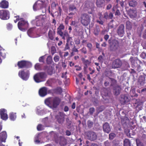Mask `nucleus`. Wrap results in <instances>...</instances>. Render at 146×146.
I'll return each mask as SVG.
<instances>
[{
    "mask_svg": "<svg viewBox=\"0 0 146 146\" xmlns=\"http://www.w3.org/2000/svg\"><path fill=\"white\" fill-rule=\"evenodd\" d=\"M61 99L58 97H49L45 100V104L48 107L56 108L59 105Z\"/></svg>",
    "mask_w": 146,
    "mask_h": 146,
    "instance_id": "f257e3e1",
    "label": "nucleus"
},
{
    "mask_svg": "<svg viewBox=\"0 0 146 146\" xmlns=\"http://www.w3.org/2000/svg\"><path fill=\"white\" fill-rule=\"evenodd\" d=\"M65 27L62 24H61L57 29V33L58 35L60 36L62 38L65 40L66 38L68 36L69 34L68 32L65 31H63L64 30Z\"/></svg>",
    "mask_w": 146,
    "mask_h": 146,
    "instance_id": "f03ea898",
    "label": "nucleus"
},
{
    "mask_svg": "<svg viewBox=\"0 0 146 146\" xmlns=\"http://www.w3.org/2000/svg\"><path fill=\"white\" fill-rule=\"evenodd\" d=\"M46 77L45 73L41 72L36 74L34 76L33 79L36 83H39L44 81Z\"/></svg>",
    "mask_w": 146,
    "mask_h": 146,
    "instance_id": "7ed1b4c3",
    "label": "nucleus"
},
{
    "mask_svg": "<svg viewBox=\"0 0 146 146\" xmlns=\"http://www.w3.org/2000/svg\"><path fill=\"white\" fill-rule=\"evenodd\" d=\"M91 16L87 13H83L81 15L80 18L81 24L85 26L88 25L90 21Z\"/></svg>",
    "mask_w": 146,
    "mask_h": 146,
    "instance_id": "20e7f679",
    "label": "nucleus"
},
{
    "mask_svg": "<svg viewBox=\"0 0 146 146\" xmlns=\"http://www.w3.org/2000/svg\"><path fill=\"white\" fill-rule=\"evenodd\" d=\"M108 42L110 44V48L111 51H115L119 48V42L117 40L113 39L111 42L110 39H109Z\"/></svg>",
    "mask_w": 146,
    "mask_h": 146,
    "instance_id": "39448f33",
    "label": "nucleus"
},
{
    "mask_svg": "<svg viewBox=\"0 0 146 146\" xmlns=\"http://www.w3.org/2000/svg\"><path fill=\"white\" fill-rule=\"evenodd\" d=\"M17 65L19 68H29L32 66V63L28 61L22 60L18 62Z\"/></svg>",
    "mask_w": 146,
    "mask_h": 146,
    "instance_id": "423d86ee",
    "label": "nucleus"
},
{
    "mask_svg": "<svg viewBox=\"0 0 146 146\" xmlns=\"http://www.w3.org/2000/svg\"><path fill=\"white\" fill-rule=\"evenodd\" d=\"M45 1L38 0L33 5V9L35 11L43 8L44 5Z\"/></svg>",
    "mask_w": 146,
    "mask_h": 146,
    "instance_id": "0eeeda50",
    "label": "nucleus"
},
{
    "mask_svg": "<svg viewBox=\"0 0 146 146\" xmlns=\"http://www.w3.org/2000/svg\"><path fill=\"white\" fill-rule=\"evenodd\" d=\"M123 64L121 60L119 58L113 60L112 63L111 67L112 68H120Z\"/></svg>",
    "mask_w": 146,
    "mask_h": 146,
    "instance_id": "6e6552de",
    "label": "nucleus"
},
{
    "mask_svg": "<svg viewBox=\"0 0 146 146\" xmlns=\"http://www.w3.org/2000/svg\"><path fill=\"white\" fill-rule=\"evenodd\" d=\"M86 135L90 140L93 141L97 139V135L96 132L93 131H88L86 132Z\"/></svg>",
    "mask_w": 146,
    "mask_h": 146,
    "instance_id": "1a4fd4ad",
    "label": "nucleus"
},
{
    "mask_svg": "<svg viewBox=\"0 0 146 146\" xmlns=\"http://www.w3.org/2000/svg\"><path fill=\"white\" fill-rule=\"evenodd\" d=\"M65 116L64 113L60 112L55 116V118L59 123L62 124L64 121Z\"/></svg>",
    "mask_w": 146,
    "mask_h": 146,
    "instance_id": "9d476101",
    "label": "nucleus"
},
{
    "mask_svg": "<svg viewBox=\"0 0 146 146\" xmlns=\"http://www.w3.org/2000/svg\"><path fill=\"white\" fill-rule=\"evenodd\" d=\"M9 18V12L6 10H0V18L2 20H6Z\"/></svg>",
    "mask_w": 146,
    "mask_h": 146,
    "instance_id": "9b49d317",
    "label": "nucleus"
},
{
    "mask_svg": "<svg viewBox=\"0 0 146 146\" xmlns=\"http://www.w3.org/2000/svg\"><path fill=\"white\" fill-rule=\"evenodd\" d=\"M120 103L121 104L124 105L130 101V98L127 94L122 95L119 98Z\"/></svg>",
    "mask_w": 146,
    "mask_h": 146,
    "instance_id": "f8f14e48",
    "label": "nucleus"
},
{
    "mask_svg": "<svg viewBox=\"0 0 146 146\" xmlns=\"http://www.w3.org/2000/svg\"><path fill=\"white\" fill-rule=\"evenodd\" d=\"M19 76L23 80H27L29 78V71L26 72H25L24 70L19 71Z\"/></svg>",
    "mask_w": 146,
    "mask_h": 146,
    "instance_id": "ddd939ff",
    "label": "nucleus"
},
{
    "mask_svg": "<svg viewBox=\"0 0 146 146\" xmlns=\"http://www.w3.org/2000/svg\"><path fill=\"white\" fill-rule=\"evenodd\" d=\"M7 111L4 108L0 109V115L1 118L3 120H6L8 118Z\"/></svg>",
    "mask_w": 146,
    "mask_h": 146,
    "instance_id": "4468645a",
    "label": "nucleus"
},
{
    "mask_svg": "<svg viewBox=\"0 0 146 146\" xmlns=\"http://www.w3.org/2000/svg\"><path fill=\"white\" fill-rule=\"evenodd\" d=\"M28 24L27 22L25 20H21L18 23L19 29L21 31H23L25 30L24 28Z\"/></svg>",
    "mask_w": 146,
    "mask_h": 146,
    "instance_id": "2eb2a0df",
    "label": "nucleus"
},
{
    "mask_svg": "<svg viewBox=\"0 0 146 146\" xmlns=\"http://www.w3.org/2000/svg\"><path fill=\"white\" fill-rule=\"evenodd\" d=\"M101 93V95L104 99L105 100H108L109 96L107 88H103L102 90Z\"/></svg>",
    "mask_w": 146,
    "mask_h": 146,
    "instance_id": "dca6fc26",
    "label": "nucleus"
},
{
    "mask_svg": "<svg viewBox=\"0 0 146 146\" xmlns=\"http://www.w3.org/2000/svg\"><path fill=\"white\" fill-rule=\"evenodd\" d=\"M130 60L131 63L133 67H137L138 70H139L141 66L139 64L137 63L138 60L135 59L133 57H131L130 58Z\"/></svg>",
    "mask_w": 146,
    "mask_h": 146,
    "instance_id": "f3484780",
    "label": "nucleus"
},
{
    "mask_svg": "<svg viewBox=\"0 0 146 146\" xmlns=\"http://www.w3.org/2000/svg\"><path fill=\"white\" fill-rule=\"evenodd\" d=\"M124 26L123 24H121L118 27L117 32L118 35L121 37L123 36L124 33Z\"/></svg>",
    "mask_w": 146,
    "mask_h": 146,
    "instance_id": "a211bd4d",
    "label": "nucleus"
},
{
    "mask_svg": "<svg viewBox=\"0 0 146 146\" xmlns=\"http://www.w3.org/2000/svg\"><path fill=\"white\" fill-rule=\"evenodd\" d=\"M103 129L105 133H109L110 132L111 129L110 125L107 122H106L103 125Z\"/></svg>",
    "mask_w": 146,
    "mask_h": 146,
    "instance_id": "6ab92c4d",
    "label": "nucleus"
},
{
    "mask_svg": "<svg viewBox=\"0 0 146 146\" xmlns=\"http://www.w3.org/2000/svg\"><path fill=\"white\" fill-rule=\"evenodd\" d=\"M47 89L46 87H43L40 88L39 90V94L40 96L43 97L47 94Z\"/></svg>",
    "mask_w": 146,
    "mask_h": 146,
    "instance_id": "aec40b11",
    "label": "nucleus"
},
{
    "mask_svg": "<svg viewBox=\"0 0 146 146\" xmlns=\"http://www.w3.org/2000/svg\"><path fill=\"white\" fill-rule=\"evenodd\" d=\"M36 19H38L40 22L38 24V22L36 23V25L37 26H40L42 25L45 20V18H44L42 15L38 16L36 17Z\"/></svg>",
    "mask_w": 146,
    "mask_h": 146,
    "instance_id": "412c9836",
    "label": "nucleus"
},
{
    "mask_svg": "<svg viewBox=\"0 0 146 146\" xmlns=\"http://www.w3.org/2000/svg\"><path fill=\"white\" fill-rule=\"evenodd\" d=\"M9 6V2L6 0H3L0 2V7L2 9H7Z\"/></svg>",
    "mask_w": 146,
    "mask_h": 146,
    "instance_id": "4be33fe9",
    "label": "nucleus"
},
{
    "mask_svg": "<svg viewBox=\"0 0 146 146\" xmlns=\"http://www.w3.org/2000/svg\"><path fill=\"white\" fill-rule=\"evenodd\" d=\"M7 137V135L5 131H3L0 133V140L1 142H5Z\"/></svg>",
    "mask_w": 146,
    "mask_h": 146,
    "instance_id": "5701e85b",
    "label": "nucleus"
},
{
    "mask_svg": "<svg viewBox=\"0 0 146 146\" xmlns=\"http://www.w3.org/2000/svg\"><path fill=\"white\" fill-rule=\"evenodd\" d=\"M44 70L46 71L48 74L51 75L52 74L53 70L52 66H45L44 67Z\"/></svg>",
    "mask_w": 146,
    "mask_h": 146,
    "instance_id": "b1692460",
    "label": "nucleus"
},
{
    "mask_svg": "<svg viewBox=\"0 0 146 146\" xmlns=\"http://www.w3.org/2000/svg\"><path fill=\"white\" fill-rule=\"evenodd\" d=\"M82 61L83 64L84 65V70H86L88 66L90 64L91 62L88 60L85 59L84 58H83L82 59Z\"/></svg>",
    "mask_w": 146,
    "mask_h": 146,
    "instance_id": "393cba45",
    "label": "nucleus"
},
{
    "mask_svg": "<svg viewBox=\"0 0 146 146\" xmlns=\"http://www.w3.org/2000/svg\"><path fill=\"white\" fill-rule=\"evenodd\" d=\"M113 92L116 95H118L120 93L121 88L120 86L117 85L113 88Z\"/></svg>",
    "mask_w": 146,
    "mask_h": 146,
    "instance_id": "a878e982",
    "label": "nucleus"
},
{
    "mask_svg": "<svg viewBox=\"0 0 146 146\" xmlns=\"http://www.w3.org/2000/svg\"><path fill=\"white\" fill-rule=\"evenodd\" d=\"M68 10L69 12L73 11L76 12L78 9L76 5L74 4H71L69 5Z\"/></svg>",
    "mask_w": 146,
    "mask_h": 146,
    "instance_id": "bb28decb",
    "label": "nucleus"
},
{
    "mask_svg": "<svg viewBox=\"0 0 146 146\" xmlns=\"http://www.w3.org/2000/svg\"><path fill=\"white\" fill-rule=\"evenodd\" d=\"M128 13L130 17L131 18H135L137 15L136 11L133 9H129Z\"/></svg>",
    "mask_w": 146,
    "mask_h": 146,
    "instance_id": "cd10ccee",
    "label": "nucleus"
},
{
    "mask_svg": "<svg viewBox=\"0 0 146 146\" xmlns=\"http://www.w3.org/2000/svg\"><path fill=\"white\" fill-rule=\"evenodd\" d=\"M121 123L123 125H126L127 123H129L130 120L128 117L126 115L123 118H121Z\"/></svg>",
    "mask_w": 146,
    "mask_h": 146,
    "instance_id": "c85d7f7f",
    "label": "nucleus"
},
{
    "mask_svg": "<svg viewBox=\"0 0 146 146\" xmlns=\"http://www.w3.org/2000/svg\"><path fill=\"white\" fill-rule=\"evenodd\" d=\"M59 143L61 146H64L67 144L66 140L65 138L63 137H60Z\"/></svg>",
    "mask_w": 146,
    "mask_h": 146,
    "instance_id": "c756f323",
    "label": "nucleus"
},
{
    "mask_svg": "<svg viewBox=\"0 0 146 146\" xmlns=\"http://www.w3.org/2000/svg\"><path fill=\"white\" fill-rule=\"evenodd\" d=\"M104 2V0H96V6L98 7H102Z\"/></svg>",
    "mask_w": 146,
    "mask_h": 146,
    "instance_id": "7c9ffc66",
    "label": "nucleus"
},
{
    "mask_svg": "<svg viewBox=\"0 0 146 146\" xmlns=\"http://www.w3.org/2000/svg\"><path fill=\"white\" fill-rule=\"evenodd\" d=\"M17 117L16 113H15L11 112L9 114V118L11 120L14 121Z\"/></svg>",
    "mask_w": 146,
    "mask_h": 146,
    "instance_id": "2f4dec72",
    "label": "nucleus"
},
{
    "mask_svg": "<svg viewBox=\"0 0 146 146\" xmlns=\"http://www.w3.org/2000/svg\"><path fill=\"white\" fill-rule=\"evenodd\" d=\"M0 56L3 58L6 57V52L5 50L0 46Z\"/></svg>",
    "mask_w": 146,
    "mask_h": 146,
    "instance_id": "473e14b6",
    "label": "nucleus"
},
{
    "mask_svg": "<svg viewBox=\"0 0 146 146\" xmlns=\"http://www.w3.org/2000/svg\"><path fill=\"white\" fill-rule=\"evenodd\" d=\"M100 30L99 27L98 26H96L94 29V34L96 36H98L100 32Z\"/></svg>",
    "mask_w": 146,
    "mask_h": 146,
    "instance_id": "72a5a7b5",
    "label": "nucleus"
},
{
    "mask_svg": "<svg viewBox=\"0 0 146 146\" xmlns=\"http://www.w3.org/2000/svg\"><path fill=\"white\" fill-rule=\"evenodd\" d=\"M109 78L110 79V81H111L110 86H112L113 88L117 85V81L115 80L110 77H109Z\"/></svg>",
    "mask_w": 146,
    "mask_h": 146,
    "instance_id": "f704fd0d",
    "label": "nucleus"
},
{
    "mask_svg": "<svg viewBox=\"0 0 146 146\" xmlns=\"http://www.w3.org/2000/svg\"><path fill=\"white\" fill-rule=\"evenodd\" d=\"M66 43H69L70 45H72L73 42L72 41V39L71 37L69 35L68 36L66 37Z\"/></svg>",
    "mask_w": 146,
    "mask_h": 146,
    "instance_id": "c9c22d12",
    "label": "nucleus"
},
{
    "mask_svg": "<svg viewBox=\"0 0 146 146\" xmlns=\"http://www.w3.org/2000/svg\"><path fill=\"white\" fill-rule=\"evenodd\" d=\"M54 34L53 33L52 31L50 30L48 33V36L49 38L51 40H52L54 38Z\"/></svg>",
    "mask_w": 146,
    "mask_h": 146,
    "instance_id": "e433bc0d",
    "label": "nucleus"
},
{
    "mask_svg": "<svg viewBox=\"0 0 146 146\" xmlns=\"http://www.w3.org/2000/svg\"><path fill=\"white\" fill-rule=\"evenodd\" d=\"M35 29V27H32L30 28L27 31V34L30 37L31 36V35L34 33V30Z\"/></svg>",
    "mask_w": 146,
    "mask_h": 146,
    "instance_id": "4c0bfd02",
    "label": "nucleus"
},
{
    "mask_svg": "<svg viewBox=\"0 0 146 146\" xmlns=\"http://www.w3.org/2000/svg\"><path fill=\"white\" fill-rule=\"evenodd\" d=\"M137 4V2L135 0H133L129 1V5L130 6L134 7Z\"/></svg>",
    "mask_w": 146,
    "mask_h": 146,
    "instance_id": "58836bf2",
    "label": "nucleus"
},
{
    "mask_svg": "<svg viewBox=\"0 0 146 146\" xmlns=\"http://www.w3.org/2000/svg\"><path fill=\"white\" fill-rule=\"evenodd\" d=\"M123 146H131L130 140L127 139H125L123 141Z\"/></svg>",
    "mask_w": 146,
    "mask_h": 146,
    "instance_id": "ea45409f",
    "label": "nucleus"
},
{
    "mask_svg": "<svg viewBox=\"0 0 146 146\" xmlns=\"http://www.w3.org/2000/svg\"><path fill=\"white\" fill-rule=\"evenodd\" d=\"M126 28L129 30H130L132 28V24L129 21H127L126 22Z\"/></svg>",
    "mask_w": 146,
    "mask_h": 146,
    "instance_id": "a19ab883",
    "label": "nucleus"
},
{
    "mask_svg": "<svg viewBox=\"0 0 146 146\" xmlns=\"http://www.w3.org/2000/svg\"><path fill=\"white\" fill-rule=\"evenodd\" d=\"M52 62H53L52 57L50 56H48L46 59V62L48 64H51Z\"/></svg>",
    "mask_w": 146,
    "mask_h": 146,
    "instance_id": "79ce46f5",
    "label": "nucleus"
},
{
    "mask_svg": "<svg viewBox=\"0 0 146 146\" xmlns=\"http://www.w3.org/2000/svg\"><path fill=\"white\" fill-rule=\"evenodd\" d=\"M35 68L36 70H41V64L39 63H36L35 65Z\"/></svg>",
    "mask_w": 146,
    "mask_h": 146,
    "instance_id": "37998d69",
    "label": "nucleus"
},
{
    "mask_svg": "<svg viewBox=\"0 0 146 146\" xmlns=\"http://www.w3.org/2000/svg\"><path fill=\"white\" fill-rule=\"evenodd\" d=\"M54 90L56 93L60 94L62 92V89L60 87L57 88L55 89Z\"/></svg>",
    "mask_w": 146,
    "mask_h": 146,
    "instance_id": "c03bdc74",
    "label": "nucleus"
},
{
    "mask_svg": "<svg viewBox=\"0 0 146 146\" xmlns=\"http://www.w3.org/2000/svg\"><path fill=\"white\" fill-rule=\"evenodd\" d=\"M136 143L137 146H144L143 144L139 139H136Z\"/></svg>",
    "mask_w": 146,
    "mask_h": 146,
    "instance_id": "a18cd8bd",
    "label": "nucleus"
},
{
    "mask_svg": "<svg viewBox=\"0 0 146 146\" xmlns=\"http://www.w3.org/2000/svg\"><path fill=\"white\" fill-rule=\"evenodd\" d=\"M86 46L88 48L89 51H91L92 50V45L91 43L88 42Z\"/></svg>",
    "mask_w": 146,
    "mask_h": 146,
    "instance_id": "49530a36",
    "label": "nucleus"
},
{
    "mask_svg": "<svg viewBox=\"0 0 146 146\" xmlns=\"http://www.w3.org/2000/svg\"><path fill=\"white\" fill-rule=\"evenodd\" d=\"M110 81V79L109 78V77L104 82V85L106 87L109 85L110 84L109 82Z\"/></svg>",
    "mask_w": 146,
    "mask_h": 146,
    "instance_id": "de8ad7c7",
    "label": "nucleus"
},
{
    "mask_svg": "<svg viewBox=\"0 0 146 146\" xmlns=\"http://www.w3.org/2000/svg\"><path fill=\"white\" fill-rule=\"evenodd\" d=\"M115 136V134L113 133H111L109 134V139L110 140H112Z\"/></svg>",
    "mask_w": 146,
    "mask_h": 146,
    "instance_id": "09e8293b",
    "label": "nucleus"
},
{
    "mask_svg": "<svg viewBox=\"0 0 146 146\" xmlns=\"http://www.w3.org/2000/svg\"><path fill=\"white\" fill-rule=\"evenodd\" d=\"M87 125L88 127L90 128L92 127L93 125V122L90 120H88L87 121Z\"/></svg>",
    "mask_w": 146,
    "mask_h": 146,
    "instance_id": "8fccbe9b",
    "label": "nucleus"
},
{
    "mask_svg": "<svg viewBox=\"0 0 146 146\" xmlns=\"http://www.w3.org/2000/svg\"><path fill=\"white\" fill-rule=\"evenodd\" d=\"M139 81L140 82V84L143 83L145 82V79L144 77H140L139 79Z\"/></svg>",
    "mask_w": 146,
    "mask_h": 146,
    "instance_id": "3c124183",
    "label": "nucleus"
},
{
    "mask_svg": "<svg viewBox=\"0 0 146 146\" xmlns=\"http://www.w3.org/2000/svg\"><path fill=\"white\" fill-rule=\"evenodd\" d=\"M37 129L38 131H42L43 130L42 125L41 124H39L37 126Z\"/></svg>",
    "mask_w": 146,
    "mask_h": 146,
    "instance_id": "603ef678",
    "label": "nucleus"
},
{
    "mask_svg": "<svg viewBox=\"0 0 146 146\" xmlns=\"http://www.w3.org/2000/svg\"><path fill=\"white\" fill-rule=\"evenodd\" d=\"M56 50L55 47L54 46H52L51 47V53L53 55L56 52Z\"/></svg>",
    "mask_w": 146,
    "mask_h": 146,
    "instance_id": "864d4df0",
    "label": "nucleus"
},
{
    "mask_svg": "<svg viewBox=\"0 0 146 146\" xmlns=\"http://www.w3.org/2000/svg\"><path fill=\"white\" fill-rule=\"evenodd\" d=\"M80 51H81L82 53L84 54H86L87 53V50L86 47H83L80 50Z\"/></svg>",
    "mask_w": 146,
    "mask_h": 146,
    "instance_id": "5fc2aeb1",
    "label": "nucleus"
},
{
    "mask_svg": "<svg viewBox=\"0 0 146 146\" xmlns=\"http://www.w3.org/2000/svg\"><path fill=\"white\" fill-rule=\"evenodd\" d=\"M112 143L108 140L104 142V144L105 146H112Z\"/></svg>",
    "mask_w": 146,
    "mask_h": 146,
    "instance_id": "6e6d98bb",
    "label": "nucleus"
},
{
    "mask_svg": "<svg viewBox=\"0 0 146 146\" xmlns=\"http://www.w3.org/2000/svg\"><path fill=\"white\" fill-rule=\"evenodd\" d=\"M105 108L103 106H100L98 108V111L99 113L103 111L104 109Z\"/></svg>",
    "mask_w": 146,
    "mask_h": 146,
    "instance_id": "4d7b16f0",
    "label": "nucleus"
},
{
    "mask_svg": "<svg viewBox=\"0 0 146 146\" xmlns=\"http://www.w3.org/2000/svg\"><path fill=\"white\" fill-rule=\"evenodd\" d=\"M98 61L101 63L103 62L104 57L102 55H100L98 58Z\"/></svg>",
    "mask_w": 146,
    "mask_h": 146,
    "instance_id": "13d9d810",
    "label": "nucleus"
},
{
    "mask_svg": "<svg viewBox=\"0 0 146 146\" xmlns=\"http://www.w3.org/2000/svg\"><path fill=\"white\" fill-rule=\"evenodd\" d=\"M103 18L106 19H107L108 18V13L107 12H104L103 13Z\"/></svg>",
    "mask_w": 146,
    "mask_h": 146,
    "instance_id": "bf43d9fd",
    "label": "nucleus"
},
{
    "mask_svg": "<svg viewBox=\"0 0 146 146\" xmlns=\"http://www.w3.org/2000/svg\"><path fill=\"white\" fill-rule=\"evenodd\" d=\"M54 60L55 62H58L59 60V56L55 55L54 57Z\"/></svg>",
    "mask_w": 146,
    "mask_h": 146,
    "instance_id": "052dcab7",
    "label": "nucleus"
},
{
    "mask_svg": "<svg viewBox=\"0 0 146 146\" xmlns=\"http://www.w3.org/2000/svg\"><path fill=\"white\" fill-rule=\"evenodd\" d=\"M140 56L143 59L145 58L146 57V53L144 52H143L141 54Z\"/></svg>",
    "mask_w": 146,
    "mask_h": 146,
    "instance_id": "680f3d73",
    "label": "nucleus"
},
{
    "mask_svg": "<svg viewBox=\"0 0 146 146\" xmlns=\"http://www.w3.org/2000/svg\"><path fill=\"white\" fill-rule=\"evenodd\" d=\"M44 56H42L40 57L39 59V61L40 62L44 63Z\"/></svg>",
    "mask_w": 146,
    "mask_h": 146,
    "instance_id": "e2e57ef3",
    "label": "nucleus"
},
{
    "mask_svg": "<svg viewBox=\"0 0 146 146\" xmlns=\"http://www.w3.org/2000/svg\"><path fill=\"white\" fill-rule=\"evenodd\" d=\"M95 111V109L94 108H91L89 109V112L91 115Z\"/></svg>",
    "mask_w": 146,
    "mask_h": 146,
    "instance_id": "0e129e2a",
    "label": "nucleus"
},
{
    "mask_svg": "<svg viewBox=\"0 0 146 146\" xmlns=\"http://www.w3.org/2000/svg\"><path fill=\"white\" fill-rule=\"evenodd\" d=\"M98 15L99 17V19L100 20L102 19L103 18V16L102 15V12H99L98 14Z\"/></svg>",
    "mask_w": 146,
    "mask_h": 146,
    "instance_id": "69168bd1",
    "label": "nucleus"
},
{
    "mask_svg": "<svg viewBox=\"0 0 146 146\" xmlns=\"http://www.w3.org/2000/svg\"><path fill=\"white\" fill-rule=\"evenodd\" d=\"M69 43H66L65 47L64 48V50H69L70 49V47L69 45Z\"/></svg>",
    "mask_w": 146,
    "mask_h": 146,
    "instance_id": "338daca9",
    "label": "nucleus"
},
{
    "mask_svg": "<svg viewBox=\"0 0 146 146\" xmlns=\"http://www.w3.org/2000/svg\"><path fill=\"white\" fill-rule=\"evenodd\" d=\"M71 12L68 14V15L70 16V18H72V16L75 15L76 12H74L73 11H71Z\"/></svg>",
    "mask_w": 146,
    "mask_h": 146,
    "instance_id": "774afa93",
    "label": "nucleus"
}]
</instances>
